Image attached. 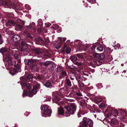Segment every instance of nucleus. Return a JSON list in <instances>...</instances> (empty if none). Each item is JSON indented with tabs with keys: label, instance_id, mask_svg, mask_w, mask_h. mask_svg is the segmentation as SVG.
Wrapping results in <instances>:
<instances>
[{
	"label": "nucleus",
	"instance_id": "c85d7f7f",
	"mask_svg": "<svg viewBox=\"0 0 127 127\" xmlns=\"http://www.w3.org/2000/svg\"><path fill=\"white\" fill-rule=\"evenodd\" d=\"M63 67L62 66H59L57 68V72H59L63 71Z\"/></svg>",
	"mask_w": 127,
	"mask_h": 127
},
{
	"label": "nucleus",
	"instance_id": "6e6552de",
	"mask_svg": "<svg viewBox=\"0 0 127 127\" xmlns=\"http://www.w3.org/2000/svg\"><path fill=\"white\" fill-rule=\"evenodd\" d=\"M121 113V114L119 116V118L121 120L123 121L124 122H127V116L126 113L123 111H122Z\"/></svg>",
	"mask_w": 127,
	"mask_h": 127
},
{
	"label": "nucleus",
	"instance_id": "4468645a",
	"mask_svg": "<svg viewBox=\"0 0 127 127\" xmlns=\"http://www.w3.org/2000/svg\"><path fill=\"white\" fill-rule=\"evenodd\" d=\"M8 51V49L6 48H2L0 50V52L3 55V57L7 55V53Z\"/></svg>",
	"mask_w": 127,
	"mask_h": 127
},
{
	"label": "nucleus",
	"instance_id": "bb28decb",
	"mask_svg": "<svg viewBox=\"0 0 127 127\" xmlns=\"http://www.w3.org/2000/svg\"><path fill=\"white\" fill-rule=\"evenodd\" d=\"M61 44L59 42L55 43L54 45L56 48L57 49H59L61 47Z\"/></svg>",
	"mask_w": 127,
	"mask_h": 127
},
{
	"label": "nucleus",
	"instance_id": "b1692460",
	"mask_svg": "<svg viewBox=\"0 0 127 127\" xmlns=\"http://www.w3.org/2000/svg\"><path fill=\"white\" fill-rule=\"evenodd\" d=\"M64 113V110L61 107L58 108V114L59 115H63Z\"/></svg>",
	"mask_w": 127,
	"mask_h": 127
},
{
	"label": "nucleus",
	"instance_id": "ea45409f",
	"mask_svg": "<svg viewBox=\"0 0 127 127\" xmlns=\"http://www.w3.org/2000/svg\"><path fill=\"white\" fill-rule=\"evenodd\" d=\"M33 78V76L32 75H29L27 77V80H30L31 79Z\"/></svg>",
	"mask_w": 127,
	"mask_h": 127
},
{
	"label": "nucleus",
	"instance_id": "a211bd4d",
	"mask_svg": "<svg viewBox=\"0 0 127 127\" xmlns=\"http://www.w3.org/2000/svg\"><path fill=\"white\" fill-rule=\"evenodd\" d=\"M43 84L47 87L51 88L52 87L51 84L49 81H44L43 82Z\"/></svg>",
	"mask_w": 127,
	"mask_h": 127
},
{
	"label": "nucleus",
	"instance_id": "39448f33",
	"mask_svg": "<svg viewBox=\"0 0 127 127\" xmlns=\"http://www.w3.org/2000/svg\"><path fill=\"white\" fill-rule=\"evenodd\" d=\"M87 122L89 126H93V122L92 120L91 119H87L86 118H84L82 121L80 123V127H86Z\"/></svg>",
	"mask_w": 127,
	"mask_h": 127
},
{
	"label": "nucleus",
	"instance_id": "5701e85b",
	"mask_svg": "<svg viewBox=\"0 0 127 127\" xmlns=\"http://www.w3.org/2000/svg\"><path fill=\"white\" fill-rule=\"evenodd\" d=\"M4 57L5 58L3 60V61L4 62L5 61L6 62H7L10 60L9 55L8 54L5 55V56Z\"/></svg>",
	"mask_w": 127,
	"mask_h": 127
},
{
	"label": "nucleus",
	"instance_id": "393cba45",
	"mask_svg": "<svg viewBox=\"0 0 127 127\" xmlns=\"http://www.w3.org/2000/svg\"><path fill=\"white\" fill-rule=\"evenodd\" d=\"M66 39V38H65L59 37L58 39V42L61 44L62 42L64 41Z\"/></svg>",
	"mask_w": 127,
	"mask_h": 127
},
{
	"label": "nucleus",
	"instance_id": "c9c22d12",
	"mask_svg": "<svg viewBox=\"0 0 127 127\" xmlns=\"http://www.w3.org/2000/svg\"><path fill=\"white\" fill-rule=\"evenodd\" d=\"M52 54V52L51 51H48L47 52V54L46 55V58H47L50 57V55H51Z\"/></svg>",
	"mask_w": 127,
	"mask_h": 127
},
{
	"label": "nucleus",
	"instance_id": "e433bc0d",
	"mask_svg": "<svg viewBox=\"0 0 127 127\" xmlns=\"http://www.w3.org/2000/svg\"><path fill=\"white\" fill-rule=\"evenodd\" d=\"M54 98H55V100H54V101H53V102H54L56 104H58V105H59V103H58V102H56V100H60L61 99L60 98H59L58 97H57V96H56V97H55Z\"/></svg>",
	"mask_w": 127,
	"mask_h": 127
},
{
	"label": "nucleus",
	"instance_id": "473e14b6",
	"mask_svg": "<svg viewBox=\"0 0 127 127\" xmlns=\"http://www.w3.org/2000/svg\"><path fill=\"white\" fill-rule=\"evenodd\" d=\"M66 82L68 86H71V82L69 79H67Z\"/></svg>",
	"mask_w": 127,
	"mask_h": 127
},
{
	"label": "nucleus",
	"instance_id": "f704fd0d",
	"mask_svg": "<svg viewBox=\"0 0 127 127\" xmlns=\"http://www.w3.org/2000/svg\"><path fill=\"white\" fill-rule=\"evenodd\" d=\"M94 64L96 66H98L100 65V63L98 60H94Z\"/></svg>",
	"mask_w": 127,
	"mask_h": 127
},
{
	"label": "nucleus",
	"instance_id": "9b49d317",
	"mask_svg": "<svg viewBox=\"0 0 127 127\" xmlns=\"http://www.w3.org/2000/svg\"><path fill=\"white\" fill-rule=\"evenodd\" d=\"M71 49L70 48L67 47L66 45H64L63 47L62 52L64 53L69 54L71 51Z\"/></svg>",
	"mask_w": 127,
	"mask_h": 127
},
{
	"label": "nucleus",
	"instance_id": "13d9d810",
	"mask_svg": "<svg viewBox=\"0 0 127 127\" xmlns=\"http://www.w3.org/2000/svg\"><path fill=\"white\" fill-rule=\"evenodd\" d=\"M77 95L79 96H82V94L80 93H77L76 94Z\"/></svg>",
	"mask_w": 127,
	"mask_h": 127
},
{
	"label": "nucleus",
	"instance_id": "c03bdc74",
	"mask_svg": "<svg viewBox=\"0 0 127 127\" xmlns=\"http://www.w3.org/2000/svg\"><path fill=\"white\" fill-rule=\"evenodd\" d=\"M112 72L114 75L117 74L118 73V70L116 69L113 70Z\"/></svg>",
	"mask_w": 127,
	"mask_h": 127
},
{
	"label": "nucleus",
	"instance_id": "8fccbe9b",
	"mask_svg": "<svg viewBox=\"0 0 127 127\" xmlns=\"http://www.w3.org/2000/svg\"><path fill=\"white\" fill-rule=\"evenodd\" d=\"M75 64L79 66H81L82 65V63H81L77 62Z\"/></svg>",
	"mask_w": 127,
	"mask_h": 127
},
{
	"label": "nucleus",
	"instance_id": "69168bd1",
	"mask_svg": "<svg viewBox=\"0 0 127 127\" xmlns=\"http://www.w3.org/2000/svg\"><path fill=\"white\" fill-rule=\"evenodd\" d=\"M48 24V26H47V27H49V26H50L51 25V24L50 23H49Z\"/></svg>",
	"mask_w": 127,
	"mask_h": 127
},
{
	"label": "nucleus",
	"instance_id": "4be33fe9",
	"mask_svg": "<svg viewBox=\"0 0 127 127\" xmlns=\"http://www.w3.org/2000/svg\"><path fill=\"white\" fill-rule=\"evenodd\" d=\"M35 52L36 54L39 55L43 53L44 51L41 49L38 48L35 49Z\"/></svg>",
	"mask_w": 127,
	"mask_h": 127
},
{
	"label": "nucleus",
	"instance_id": "bf43d9fd",
	"mask_svg": "<svg viewBox=\"0 0 127 127\" xmlns=\"http://www.w3.org/2000/svg\"><path fill=\"white\" fill-rule=\"evenodd\" d=\"M9 73L11 75H12V76H13V75H14V74H15V73H12L11 72V71H9Z\"/></svg>",
	"mask_w": 127,
	"mask_h": 127
},
{
	"label": "nucleus",
	"instance_id": "4c0bfd02",
	"mask_svg": "<svg viewBox=\"0 0 127 127\" xmlns=\"http://www.w3.org/2000/svg\"><path fill=\"white\" fill-rule=\"evenodd\" d=\"M93 55L94 56L95 58H97L99 56V54L96 53H94L93 54Z\"/></svg>",
	"mask_w": 127,
	"mask_h": 127
},
{
	"label": "nucleus",
	"instance_id": "6e6d98bb",
	"mask_svg": "<svg viewBox=\"0 0 127 127\" xmlns=\"http://www.w3.org/2000/svg\"><path fill=\"white\" fill-rule=\"evenodd\" d=\"M30 112H26L24 114L25 115L27 116L29 115L30 114Z\"/></svg>",
	"mask_w": 127,
	"mask_h": 127
},
{
	"label": "nucleus",
	"instance_id": "58836bf2",
	"mask_svg": "<svg viewBox=\"0 0 127 127\" xmlns=\"http://www.w3.org/2000/svg\"><path fill=\"white\" fill-rule=\"evenodd\" d=\"M37 22L38 23V25H39L40 26L42 25L43 23L41 19H39L37 21Z\"/></svg>",
	"mask_w": 127,
	"mask_h": 127
},
{
	"label": "nucleus",
	"instance_id": "6ab92c4d",
	"mask_svg": "<svg viewBox=\"0 0 127 127\" xmlns=\"http://www.w3.org/2000/svg\"><path fill=\"white\" fill-rule=\"evenodd\" d=\"M72 74L74 75V76L72 77H70V78L71 80H74L75 78L76 80H78V79L79 78H80V75L79 74H76L74 73H72Z\"/></svg>",
	"mask_w": 127,
	"mask_h": 127
},
{
	"label": "nucleus",
	"instance_id": "7ed1b4c3",
	"mask_svg": "<svg viewBox=\"0 0 127 127\" xmlns=\"http://www.w3.org/2000/svg\"><path fill=\"white\" fill-rule=\"evenodd\" d=\"M49 106L47 105H45L41 107V109L44 112V113L42 114V116L46 117L47 116H50L52 110L50 109H48Z\"/></svg>",
	"mask_w": 127,
	"mask_h": 127
},
{
	"label": "nucleus",
	"instance_id": "a18cd8bd",
	"mask_svg": "<svg viewBox=\"0 0 127 127\" xmlns=\"http://www.w3.org/2000/svg\"><path fill=\"white\" fill-rule=\"evenodd\" d=\"M59 91L60 93H64L65 91L63 88H61L59 90Z\"/></svg>",
	"mask_w": 127,
	"mask_h": 127
},
{
	"label": "nucleus",
	"instance_id": "864d4df0",
	"mask_svg": "<svg viewBox=\"0 0 127 127\" xmlns=\"http://www.w3.org/2000/svg\"><path fill=\"white\" fill-rule=\"evenodd\" d=\"M41 32H46L47 33V31L46 29H42L41 30Z\"/></svg>",
	"mask_w": 127,
	"mask_h": 127
},
{
	"label": "nucleus",
	"instance_id": "aec40b11",
	"mask_svg": "<svg viewBox=\"0 0 127 127\" xmlns=\"http://www.w3.org/2000/svg\"><path fill=\"white\" fill-rule=\"evenodd\" d=\"M112 51V50H111L110 48L106 47L104 49V53L106 54H110Z\"/></svg>",
	"mask_w": 127,
	"mask_h": 127
},
{
	"label": "nucleus",
	"instance_id": "e2e57ef3",
	"mask_svg": "<svg viewBox=\"0 0 127 127\" xmlns=\"http://www.w3.org/2000/svg\"><path fill=\"white\" fill-rule=\"evenodd\" d=\"M117 46L118 48H119V47H120V44H117Z\"/></svg>",
	"mask_w": 127,
	"mask_h": 127
},
{
	"label": "nucleus",
	"instance_id": "c756f323",
	"mask_svg": "<svg viewBox=\"0 0 127 127\" xmlns=\"http://www.w3.org/2000/svg\"><path fill=\"white\" fill-rule=\"evenodd\" d=\"M97 50L101 52L103 50V47L101 45L98 46L97 47Z\"/></svg>",
	"mask_w": 127,
	"mask_h": 127
},
{
	"label": "nucleus",
	"instance_id": "cd10ccee",
	"mask_svg": "<svg viewBox=\"0 0 127 127\" xmlns=\"http://www.w3.org/2000/svg\"><path fill=\"white\" fill-rule=\"evenodd\" d=\"M70 59L72 61H76L78 60L77 57L76 55V54L75 55L71 56Z\"/></svg>",
	"mask_w": 127,
	"mask_h": 127
},
{
	"label": "nucleus",
	"instance_id": "f8f14e48",
	"mask_svg": "<svg viewBox=\"0 0 127 127\" xmlns=\"http://www.w3.org/2000/svg\"><path fill=\"white\" fill-rule=\"evenodd\" d=\"M20 39V37L19 35L17 34H15L12 36L11 38V40L14 42H16L19 41Z\"/></svg>",
	"mask_w": 127,
	"mask_h": 127
},
{
	"label": "nucleus",
	"instance_id": "2f4dec72",
	"mask_svg": "<svg viewBox=\"0 0 127 127\" xmlns=\"http://www.w3.org/2000/svg\"><path fill=\"white\" fill-rule=\"evenodd\" d=\"M67 75V73L66 72L63 71L61 73V76L62 77L66 76Z\"/></svg>",
	"mask_w": 127,
	"mask_h": 127
},
{
	"label": "nucleus",
	"instance_id": "0eeeda50",
	"mask_svg": "<svg viewBox=\"0 0 127 127\" xmlns=\"http://www.w3.org/2000/svg\"><path fill=\"white\" fill-rule=\"evenodd\" d=\"M119 122L117 120L114 119H112L111 122V127H124V125L122 123H121L119 124H118Z\"/></svg>",
	"mask_w": 127,
	"mask_h": 127
},
{
	"label": "nucleus",
	"instance_id": "72a5a7b5",
	"mask_svg": "<svg viewBox=\"0 0 127 127\" xmlns=\"http://www.w3.org/2000/svg\"><path fill=\"white\" fill-rule=\"evenodd\" d=\"M59 26L56 24L53 25L52 27L53 29L55 30H57L59 28Z\"/></svg>",
	"mask_w": 127,
	"mask_h": 127
},
{
	"label": "nucleus",
	"instance_id": "f3484780",
	"mask_svg": "<svg viewBox=\"0 0 127 127\" xmlns=\"http://www.w3.org/2000/svg\"><path fill=\"white\" fill-rule=\"evenodd\" d=\"M118 112L116 109L112 110L111 111V113L110 115V116H111L112 115L114 117H115L118 115Z\"/></svg>",
	"mask_w": 127,
	"mask_h": 127
},
{
	"label": "nucleus",
	"instance_id": "680f3d73",
	"mask_svg": "<svg viewBox=\"0 0 127 127\" xmlns=\"http://www.w3.org/2000/svg\"><path fill=\"white\" fill-rule=\"evenodd\" d=\"M100 106H101L102 107H104V104L103 103H101L100 105Z\"/></svg>",
	"mask_w": 127,
	"mask_h": 127
},
{
	"label": "nucleus",
	"instance_id": "3c124183",
	"mask_svg": "<svg viewBox=\"0 0 127 127\" xmlns=\"http://www.w3.org/2000/svg\"><path fill=\"white\" fill-rule=\"evenodd\" d=\"M41 29L39 28H38L37 29V32L38 33H40L41 32Z\"/></svg>",
	"mask_w": 127,
	"mask_h": 127
},
{
	"label": "nucleus",
	"instance_id": "412c9836",
	"mask_svg": "<svg viewBox=\"0 0 127 127\" xmlns=\"http://www.w3.org/2000/svg\"><path fill=\"white\" fill-rule=\"evenodd\" d=\"M15 24V22L13 21L9 20L6 22V26H11L14 25Z\"/></svg>",
	"mask_w": 127,
	"mask_h": 127
},
{
	"label": "nucleus",
	"instance_id": "f03ea898",
	"mask_svg": "<svg viewBox=\"0 0 127 127\" xmlns=\"http://www.w3.org/2000/svg\"><path fill=\"white\" fill-rule=\"evenodd\" d=\"M64 108L66 109L65 112V116L68 117L70 114L74 113L76 110V106L75 103H73L70 104L69 106H65Z\"/></svg>",
	"mask_w": 127,
	"mask_h": 127
},
{
	"label": "nucleus",
	"instance_id": "20e7f679",
	"mask_svg": "<svg viewBox=\"0 0 127 127\" xmlns=\"http://www.w3.org/2000/svg\"><path fill=\"white\" fill-rule=\"evenodd\" d=\"M8 64L9 65H12L15 67L13 69V71L15 72H21V67L19 64H16V62L15 61L10 60L8 62Z\"/></svg>",
	"mask_w": 127,
	"mask_h": 127
},
{
	"label": "nucleus",
	"instance_id": "4d7b16f0",
	"mask_svg": "<svg viewBox=\"0 0 127 127\" xmlns=\"http://www.w3.org/2000/svg\"><path fill=\"white\" fill-rule=\"evenodd\" d=\"M77 115L78 116V117H80L81 116V115H80V112H78V113L77 114Z\"/></svg>",
	"mask_w": 127,
	"mask_h": 127
},
{
	"label": "nucleus",
	"instance_id": "0e129e2a",
	"mask_svg": "<svg viewBox=\"0 0 127 127\" xmlns=\"http://www.w3.org/2000/svg\"><path fill=\"white\" fill-rule=\"evenodd\" d=\"M102 99H100V100H98V101L99 102H101L102 101Z\"/></svg>",
	"mask_w": 127,
	"mask_h": 127
},
{
	"label": "nucleus",
	"instance_id": "774afa93",
	"mask_svg": "<svg viewBox=\"0 0 127 127\" xmlns=\"http://www.w3.org/2000/svg\"><path fill=\"white\" fill-rule=\"evenodd\" d=\"M126 70H124L123 72H122L123 73V72H124V73H125L126 72Z\"/></svg>",
	"mask_w": 127,
	"mask_h": 127
},
{
	"label": "nucleus",
	"instance_id": "a878e982",
	"mask_svg": "<svg viewBox=\"0 0 127 127\" xmlns=\"http://www.w3.org/2000/svg\"><path fill=\"white\" fill-rule=\"evenodd\" d=\"M22 87V88H22V86L23 85L21 84ZM23 85L24 86H26V87L28 89L30 90L31 89V86H30V84L29 83H28L27 84H26L25 83H24L23 84Z\"/></svg>",
	"mask_w": 127,
	"mask_h": 127
},
{
	"label": "nucleus",
	"instance_id": "603ef678",
	"mask_svg": "<svg viewBox=\"0 0 127 127\" xmlns=\"http://www.w3.org/2000/svg\"><path fill=\"white\" fill-rule=\"evenodd\" d=\"M95 46H93L91 48V50L92 51H94L95 49Z\"/></svg>",
	"mask_w": 127,
	"mask_h": 127
},
{
	"label": "nucleus",
	"instance_id": "7c9ffc66",
	"mask_svg": "<svg viewBox=\"0 0 127 127\" xmlns=\"http://www.w3.org/2000/svg\"><path fill=\"white\" fill-rule=\"evenodd\" d=\"M24 35L26 34L27 37L29 38H32V37L31 35L29 33H28L27 32H24Z\"/></svg>",
	"mask_w": 127,
	"mask_h": 127
},
{
	"label": "nucleus",
	"instance_id": "de8ad7c7",
	"mask_svg": "<svg viewBox=\"0 0 127 127\" xmlns=\"http://www.w3.org/2000/svg\"><path fill=\"white\" fill-rule=\"evenodd\" d=\"M87 1L91 3H95L96 2L95 0H87Z\"/></svg>",
	"mask_w": 127,
	"mask_h": 127
},
{
	"label": "nucleus",
	"instance_id": "052dcab7",
	"mask_svg": "<svg viewBox=\"0 0 127 127\" xmlns=\"http://www.w3.org/2000/svg\"><path fill=\"white\" fill-rule=\"evenodd\" d=\"M34 40L36 42H38L39 41V39L36 38H35L34 39Z\"/></svg>",
	"mask_w": 127,
	"mask_h": 127
},
{
	"label": "nucleus",
	"instance_id": "a19ab883",
	"mask_svg": "<svg viewBox=\"0 0 127 127\" xmlns=\"http://www.w3.org/2000/svg\"><path fill=\"white\" fill-rule=\"evenodd\" d=\"M55 66L54 64L53 65L52 64L51 66H50L51 67L49 68V70H51V71H53L55 68Z\"/></svg>",
	"mask_w": 127,
	"mask_h": 127
},
{
	"label": "nucleus",
	"instance_id": "338daca9",
	"mask_svg": "<svg viewBox=\"0 0 127 127\" xmlns=\"http://www.w3.org/2000/svg\"><path fill=\"white\" fill-rule=\"evenodd\" d=\"M22 21L20 20H19V19H18L17 20V22L18 23H19V21Z\"/></svg>",
	"mask_w": 127,
	"mask_h": 127
},
{
	"label": "nucleus",
	"instance_id": "49530a36",
	"mask_svg": "<svg viewBox=\"0 0 127 127\" xmlns=\"http://www.w3.org/2000/svg\"><path fill=\"white\" fill-rule=\"evenodd\" d=\"M100 58V59L102 60L105 57V56L103 53H101L100 54V55H99Z\"/></svg>",
	"mask_w": 127,
	"mask_h": 127
},
{
	"label": "nucleus",
	"instance_id": "1a4fd4ad",
	"mask_svg": "<svg viewBox=\"0 0 127 127\" xmlns=\"http://www.w3.org/2000/svg\"><path fill=\"white\" fill-rule=\"evenodd\" d=\"M13 50H10V53H12L13 56H14L17 60H19L18 57V50L16 48H12Z\"/></svg>",
	"mask_w": 127,
	"mask_h": 127
},
{
	"label": "nucleus",
	"instance_id": "79ce46f5",
	"mask_svg": "<svg viewBox=\"0 0 127 127\" xmlns=\"http://www.w3.org/2000/svg\"><path fill=\"white\" fill-rule=\"evenodd\" d=\"M76 55L77 57L79 58L82 59L83 58V56L81 54H76Z\"/></svg>",
	"mask_w": 127,
	"mask_h": 127
},
{
	"label": "nucleus",
	"instance_id": "423d86ee",
	"mask_svg": "<svg viewBox=\"0 0 127 127\" xmlns=\"http://www.w3.org/2000/svg\"><path fill=\"white\" fill-rule=\"evenodd\" d=\"M0 5H10L9 7L10 8H13L15 5L13 0H8L7 2H6L2 0H0Z\"/></svg>",
	"mask_w": 127,
	"mask_h": 127
},
{
	"label": "nucleus",
	"instance_id": "dca6fc26",
	"mask_svg": "<svg viewBox=\"0 0 127 127\" xmlns=\"http://www.w3.org/2000/svg\"><path fill=\"white\" fill-rule=\"evenodd\" d=\"M39 65L42 67L44 65L45 66H47L48 65L51 66L52 64L51 62L50 61H46L44 63H40L39 64Z\"/></svg>",
	"mask_w": 127,
	"mask_h": 127
},
{
	"label": "nucleus",
	"instance_id": "ddd939ff",
	"mask_svg": "<svg viewBox=\"0 0 127 127\" xmlns=\"http://www.w3.org/2000/svg\"><path fill=\"white\" fill-rule=\"evenodd\" d=\"M21 44L22 45L21 48V51H24L27 48L29 45L28 44H26L23 41L21 42Z\"/></svg>",
	"mask_w": 127,
	"mask_h": 127
},
{
	"label": "nucleus",
	"instance_id": "2eb2a0df",
	"mask_svg": "<svg viewBox=\"0 0 127 127\" xmlns=\"http://www.w3.org/2000/svg\"><path fill=\"white\" fill-rule=\"evenodd\" d=\"M77 71L79 74H80L81 75H82L83 77L84 76H88V74L85 73V71L83 68H82L79 70H78Z\"/></svg>",
	"mask_w": 127,
	"mask_h": 127
},
{
	"label": "nucleus",
	"instance_id": "09e8293b",
	"mask_svg": "<svg viewBox=\"0 0 127 127\" xmlns=\"http://www.w3.org/2000/svg\"><path fill=\"white\" fill-rule=\"evenodd\" d=\"M107 58L108 60L109 61H111L113 59L112 56L111 55H109Z\"/></svg>",
	"mask_w": 127,
	"mask_h": 127
},
{
	"label": "nucleus",
	"instance_id": "5fc2aeb1",
	"mask_svg": "<svg viewBox=\"0 0 127 127\" xmlns=\"http://www.w3.org/2000/svg\"><path fill=\"white\" fill-rule=\"evenodd\" d=\"M26 27L28 29H31L32 27V26L30 25L27 26Z\"/></svg>",
	"mask_w": 127,
	"mask_h": 127
},
{
	"label": "nucleus",
	"instance_id": "37998d69",
	"mask_svg": "<svg viewBox=\"0 0 127 127\" xmlns=\"http://www.w3.org/2000/svg\"><path fill=\"white\" fill-rule=\"evenodd\" d=\"M16 26L20 30H22L23 29V27L18 24H16Z\"/></svg>",
	"mask_w": 127,
	"mask_h": 127
},
{
	"label": "nucleus",
	"instance_id": "9d476101",
	"mask_svg": "<svg viewBox=\"0 0 127 127\" xmlns=\"http://www.w3.org/2000/svg\"><path fill=\"white\" fill-rule=\"evenodd\" d=\"M35 60L30 59L28 61L27 63L28 64L31 66V68L32 69H35Z\"/></svg>",
	"mask_w": 127,
	"mask_h": 127
},
{
	"label": "nucleus",
	"instance_id": "f257e3e1",
	"mask_svg": "<svg viewBox=\"0 0 127 127\" xmlns=\"http://www.w3.org/2000/svg\"><path fill=\"white\" fill-rule=\"evenodd\" d=\"M39 88V84H37L33 87V89L32 90V91H29L28 93L27 91L24 90L22 96L23 97H24L28 95L29 97H32L34 95H35L36 94L37 92L38 91Z\"/></svg>",
	"mask_w": 127,
	"mask_h": 127
}]
</instances>
